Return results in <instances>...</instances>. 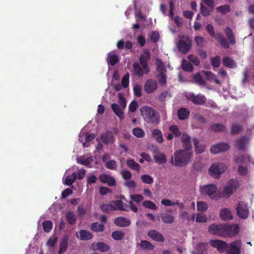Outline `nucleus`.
<instances>
[{
  "label": "nucleus",
  "instance_id": "f257e3e1",
  "mask_svg": "<svg viewBox=\"0 0 254 254\" xmlns=\"http://www.w3.org/2000/svg\"><path fill=\"white\" fill-rule=\"evenodd\" d=\"M193 156L192 149L183 148L176 151L172 156L170 162L177 167H183L189 164Z\"/></svg>",
  "mask_w": 254,
  "mask_h": 254
},
{
  "label": "nucleus",
  "instance_id": "f03ea898",
  "mask_svg": "<svg viewBox=\"0 0 254 254\" xmlns=\"http://www.w3.org/2000/svg\"><path fill=\"white\" fill-rule=\"evenodd\" d=\"M144 111L140 110L145 120L148 123L157 125L160 122V115L157 110L153 108L146 106L143 108Z\"/></svg>",
  "mask_w": 254,
  "mask_h": 254
},
{
  "label": "nucleus",
  "instance_id": "7ed1b4c3",
  "mask_svg": "<svg viewBox=\"0 0 254 254\" xmlns=\"http://www.w3.org/2000/svg\"><path fill=\"white\" fill-rule=\"evenodd\" d=\"M113 210L128 211L131 210L133 212L138 211V208L132 201H129L128 204L125 203L121 200H116L112 202Z\"/></svg>",
  "mask_w": 254,
  "mask_h": 254
},
{
  "label": "nucleus",
  "instance_id": "20e7f679",
  "mask_svg": "<svg viewBox=\"0 0 254 254\" xmlns=\"http://www.w3.org/2000/svg\"><path fill=\"white\" fill-rule=\"evenodd\" d=\"M228 224H212L208 227V232L213 235L228 237Z\"/></svg>",
  "mask_w": 254,
  "mask_h": 254
},
{
  "label": "nucleus",
  "instance_id": "39448f33",
  "mask_svg": "<svg viewBox=\"0 0 254 254\" xmlns=\"http://www.w3.org/2000/svg\"><path fill=\"white\" fill-rule=\"evenodd\" d=\"M192 46V39L188 35H183L177 44V48L180 52L183 54H187Z\"/></svg>",
  "mask_w": 254,
  "mask_h": 254
},
{
  "label": "nucleus",
  "instance_id": "423d86ee",
  "mask_svg": "<svg viewBox=\"0 0 254 254\" xmlns=\"http://www.w3.org/2000/svg\"><path fill=\"white\" fill-rule=\"evenodd\" d=\"M217 190V187L213 184L204 185L200 187V192L202 194L207 195L210 198L213 199H217L218 198Z\"/></svg>",
  "mask_w": 254,
  "mask_h": 254
},
{
  "label": "nucleus",
  "instance_id": "0eeeda50",
  "mask_svg": "<svg viewBox=\"0 0 254 254\" xmlns=\"http://www.w3.org/2000/svg\"><path fill=\"white\" fill-rule=\"evenodd\" d=\"M226 169L227 166L224 163H220L212 164L209 169V172L211 176L218 178Z\"/></svg>",
  "mask_w": 254,
  "mask_h": 254
},
{
  "label": "nucleus",
  "instance_id": "6e6552de",
  "mask_svg": "<svg viewBox=\"0 0 254 254\" xmlns=\"http://www.w3.org/2000/svg\"><path fill=\"white\" fill-rule=\"evenodd\" d=\"M239 183L237 180L231 179L228 181L223 190L225 196L229 197L233 193L234 190L239 187Z\"/></svg>",
  "mask_w": 254,
  "mask_h": 254
},
{
  "label": "nucleus",
  "instance_id": "1a4fd4ad",
  "mask_svg": "<svg viewBox=\"0 0 254 254\" xmlns=\"http://www.w3.org/2000/svg\"><path fill=\"white\" fill-rule=\"evenodd\" d=\"M239 183L237 180L231 179L228 181L223 190L225 196L229 197L233 193L234 190L239 187Z\"/></svg>",
  "mask_w": 254,
  "mask_h": 254
},
{
  "label": "nucleus",
  "instance_id": "9d476101",
  "mask_svg": "<svg viewBox=\"0 0 254 254\" xmlns=\"http://www.w3.org/2000/svg\"><path fill=\"white\" fill-rule=\"evenodd\" d=\"M239 183L237 180L231 179L228 181L223 190L225 196L229 197L233 193L234 190L239 187Z\"/></svg>",
  "mask_w": 254,
  "mask_h": 254
},
{
  "label": "nucleus",
  "instance_id": "9b49d317",
  "mask_svg": "<svg viewBox=\"0 0 254 254\" xmlns=\"http://www.w3.org/2000/svg\"><path fill=\"white\" fill-rule=\"evenodd\" d=\"M236 212L239 217L243 219H246L249 213L247 203L245 201L239 202L236 208Z\"/></svg>",
  "mask_w": 254,
  "mask_h": 254
},
{
  "label": "nucleus",
  "instance_id": "f8f14e48",
  "mask_svg": "<svg viewBox=\"0 0 254 254\" xmlns=\"http://www.w3.org/2000/svg\"><path fill=\"white\" fill-rule=\"evenodd\" d=\"M242 246V242L240 240H236L228 243L227 249V254H240L241 249Z\"/></svg>",
  "mask_w": 254,
  "mask_h": 254
},
{
  "label": "nucleus",
  "instance_id": "ddd939ff",
  "mask_svg": "<svg viewBox=\"0 0 254 254\" xmlns=\"http://www.w3.org/2000/svg\"><path fill=\"white\" fill-rule=\"evenodd\" d=\"M209 243L212 247L216 248L220 253L227 252L228 243L225 241L219 240H211Z\"/></svg>",
  "mask_w": 254,
  "mask_h": 254
},
{
  "label": "nucleus",
  "instance_id": "4468645a",
  "mask_svg": "<svg viewBox=\"0 0 254 254\" xmlns=\"http://www.w3.org/2000/svg\"><path fill=\"white\" fill-rule=\"evenodd\" d=\"M188 99L196 105H203L206 101V99L203 95L201 94L195 95L193 93L190 94L188 97Z\"/></svg>",
  "mask_w": 254,
  "mask_h": 254
},
{
  "label": "nucleus",
  "instance_id": "2eb2a0df",
  "mask_svg": "<svg viewBox=\"0 0 254 254\" xmlns=\"http://www.w3.org/2000/svg\"><path fill=\"white\" fill-rule=\"evenodd\" d=\"M150 59V55L149 51H144V54H141L139 58V62L144 70L145 74L149 72L150 69L148 67V61Z\"/></svg>",
  "mask_w": 254,
  "mask_h": 254
},
{
  "label": "nucleus",
  "instance_id": "dca6fc26",
  "mask_svg": "<svg viewBox=\"0 0 254 254\" xmlns=\"http://www.w3.org/2000/svg\"><path fill=\"white\" fill-rule=\"evenodd\" d=\"M158 88L157 81L153 79H147L144 85V91L148 94L155 92Z\"/></svg>",
  "mask_w": 254,
  "mask_h": 254
},
{
  "label": "nucleus",
  "instance_id": "f3484780",
  "mask_svg": "<svg viewBox=\"0 0 254 254\" xmlns=\"http://www.w3.org/2000/svg\"><path fill=\"white\" fill-rule=\"evenodd\" d=\"M230 149V145L227 143H219L212 145L210 148V152L213 154H217L225 152Z\"/></svg>",
  "mask_w": 254,
  "mask_h": 254
},
{
  "label": "nucleus",
  "instance_id": "a211bd4d",
  "mask_svg": "<svg viewBox=\"0 0 254 254\" xmlns=\"http://www.w3.org/2000/svg\"><path fill=\"white\" fill-rule=\"evenodd\" d=\"M147 236L153 241L157 242L162 243L165 240L163 236L155 230H149L147 233Z\"/></svg>",
  "mask_w": 254,
  "mask_h": 254
},
{
  "label": "nucleus",
  "instance_id": "6ab92c4d",
  "mask_svg": "<svg viewBox=\"0 0 254 254\" xmlns=\"http://www.w3.org/2000/svg\"><path fill=\"white\" fill-rule=\"evenodd\" d=\"M99 180L104 184H107L109 186L113 187L116 185L115 179L111 176L103 174L99 177Z\"/></svg>",
  "mask_w": 254,
  "mask_h": 254
},
{
  "label": "nucleus",
  "instance_id": "aec40b11",
  "mask_svg": "<svg viewBox=\"0 0 254 254\" xmlns=\"http://www.w3.org/2000/svg\"><path fill=\"white\" fill-rule=\"evenodd\" d=\"M100 139L105 144L113 143L114 141V136L111 131H108L101 134Z\"/></svg>",
  "mask_w": 254,
  "mask_h": 254
},
{
  "label": "nucleus",
  "instance_id": "412c9836",
  "mask_svg": "<svg viewBox=\"0 0 254 254\" xmlns=\"http://www.w3.org/2000/svg\"><path fill=\"white\" fill-rule=\"evenodd\" d=\"M114 223L116 225L126 227L129 226L131 224L130 220L125 217H118L115 219Z\"/></svg>",
  "mask_w": 254,
  "mask_h": 254
},
{
  "label": "nucleus",
  "instance_id": "4be33fe9",
  "mask_svg": "<svg viewBox=\"0 0 254 254\" xmlns=\"http://www.w3.org/2000/svg\"><path fill=\"white\" fill-rule=\"evenodd\" d=\"M92 247L94 250H97L102 253L107 252L110 249L109 245L101 242H99L95 244L93 243Z\"/></svg>",
  "mask_w": 254,
  "mask_h": 254
},
{
  "label": "nucleus",
  "instance_id": "5701e85b",
  "mask_svg": "<svg viewBox=\"0 0 254 254\" xmlns=\"http://www.w3.org/2000/svg\"><path fill=\"white\" fill-rule=\"evenodd\" d=\"M212 37L219 41L220 44L224 49H226L229 48L230 45L229 42L224 37H223V35L221 33H215L214 36H212Z\"/></svg>",
  "mask_w": 254,
  "mask_h": 254
},
{
  "label": "nucleus",
  "instance_id": "b1692460",
  "mask_svg": "<svg viewBox=\"0 0 254 254\" xmlns=\"http://www.w3.org/2000/svg\"><path fill=\"white\" fill-rule=\"evenodd\" d=\"M76 236L82 241L89 240L93 237V235L91 233L85 230H81L78 232H77Z\"/></svg>",
  "mask_w": 254,
  "mask_h": 254
},
{
  "label": "nucleus",
  "instance_id": "393cba45",
  "mask_svg": "<svg viewBox=\"0 0 254 254\" xmlns=\"http://www.w3.org/2000/svg\"><path fill=\"white\" fill-rule=\"evenodd\" d=\"M228 237H233L238 234L239 227L238 224H228Z\"/></svg>",
  "mask_w": 254,
  "mask_h": 254
},
{
  "label": "nucleus",
  "instance_id": "a878e982",
  "mask_svg": "<svg viewBox=\"0 0 254 254\" xmlns=\"http://www.w3.org/2000/svg\"><path fill=\"white\" fill-rule=\"evenodd\" d=\"M111 108L114 113L117 115L121 120L124 119V110L122 107H120L117 103H113L111 105Z\"/></svg>",
  "mask_w": 254,
  "mask_h": 254
},
{
  "label": "nucleus",
  "instance_id": "bb28decb",
  "mask_svg": "<svg viewBox=\"0 0 254 254\" xmlns=\"http://www.w3.org/2000/svg\"><path fill=\"white\" fill-rule=\"evenodd\" d=\"M247 138L246 136H242L236 141L235 147L239 150H244L247 147Z\"/></svg>",
  "mask_w": 254,
  "mask_h": 254
},
{
  "label": "nucleus",
  "instance_id": "cd10ccee",
  "mask_svg": "<svg viewBox=\"0 0 254 254\" xmlns=\"http://www.w3.org/2000/svg\"><path fill=\"white\" fill-rule=\"evenodd\" d=\"M93 161V157L90 156L87 158H85L84 155L80 156L77 158V163L84 165L87 167L90 168V164Z\"/></svg>",
  "mask_w": 254,
  "mask_h": 254
},
{
  "label": "nucleus",
  "instance_id": "c85d7f7f",
  "mask_svg": "<svg viewBox=\"0 0 254 254\" xmlns=\"http://www.w3.org/2000/svg\"><path fill=\"white\" fill-rule=\"evenodd\" d=\"M181 141L183 143V147L184 148L192 149V145L190 142V137L186 133L182 134Z\"/></svg>",
  "mask_w": 254,
  "mask_h": 254
},
{
  "label": "nucleus",
  "instance_id": "c756f323",
  "mask_svg": "<svg viewBox=\"0 0 254 254\" xmlns=\"http://www.w3.org/2000/svg\"><path fill=\"white\" fill-rule=\"evenodd\" d=\"M220 218L224 221H229L233 218L231 211L228 208H223L220 213Z\"/></svg>",
  "mask_w": 254,
  "mask_h": 254
},
{
  "label": "nucleus",
  "instance_id": "7c9ffc66",
  "mask_svg": "<svg viewBox=\"0 0 254 254\" xmlns=\"http://www.w3.org/2000/svg\"><path fill=\"white\" fill-rule=\"evenodd\" d=\"M157 153L154 155L153 158L156 163L159 164H163L166 162V156L161 153L158 149H156Z\"/></svg>",
  "mask_w": 254,
  "mask_h": 254
},
{
  "label": "nucleus",
  "instance_id": "2f4dec72",
  "mask_svg": "<svg viewBox=\"0 0 254 254\" xmlns=\"http://www.w3.org/2000/svg\"><path fill=\"white\" fill-rule=\"evenodd\" d=\"M162 221L165 224H172L175 221L174 217L167 213H162L160 214Z\"/></svg>",
  "mask_w": 254,
  "mask_h": 254
},
{
  "label": "nucleus",
  "instance_id": "473e14b6",
  "mask_svg": "<svg viewBox=\"0 0 254 254\" xmlns=\"http://www.w3.org/2000/svg\"><path fill=\"white\" fill-rule=\"evenodd\" d=\"M193 82L199 86H204L206 82L200 73L197 72L193 75Z\"/></svg>",
  "mask_w": 254,
  "mask_h": 254
},
{
  "label": "nucleus",
  "instance_id": "72a5a7b5",
  "mask_svg": "<svg viewBox=\"0 0 254 254\" xmlns=\"http://www.w3.org/2000/svg\"><path fill=\"white\" fill-rule=\"evenodd\" d=\"M225 34L229 40L230 43L232 45H234L236 43V40L234 36V32L231 28L229 27H226L225 29Z\"/></svg>",
  "mask_w": 254,
  "mask_h": 254
},
{
  "label": "nucleus",
  "instance_id": "f704fd0d",
  "mask_svg": "<svg viewBox=\"0 0 254 254\" xmlns=\"http://www.w3.org/2000/svg\"><path fill=\"white\" fill-rule=\"evenodd\" d=\"M68 238L66 235L64 236L62 239L60 245L59 254H62L66 251L68 246Z\"/></svg>",
  "mask_w": 254,
  "mask_h": 254
},
{
  "label": "nucleus",
  "instance_id": "c9c22d12",
  "mask_svg": "<svg viewBox=\"0 0 254 254\" xmlns=\"http://www.w3.org/2000/svg\"><path fill=\"white\" fill-rule=\"evenodd\" d=\"M190 114V111L186 108H182L180 109L178 111V118L180 120H185L188 119Z\"/></svg>",
  "mask_w": 254,
  "mask_h": 254
},
{
  "label": "nucleus",
  "instance_id": "e433bc0d",
  "mask_svg": "<svg viewBox=\"0 0 254 254\" xmlns=\"http://www.w3.org/2000/svg\"><path fill=\"white\" fill-rule=\"evenodd\" d=\"M152 135L157 142L161 143L164 141L163 134L160 129H153L152 131Z\"/></svg>",
  "mask_w": 254,
  "mask_h": 254
},
{
  "label": "nucleus",
  "instance_id": "4c0bfd02",
  "mask_svg": "<svg viewBox=\"0 0 254 254\" xmlns=\"http://www.w3.org/2000/svg\"><path fill=\"white\" fill-rule=\"evenodd\" d=\"M126 164L128 167L133 170L139 171L140 170V167L139 164L136 162L133 159L129 158L127 159Z\"/></svg>",
  "mask_w": 254,
  "mask_h": 254
},
{
  "label": "nucleus",
  "instance_id": "58836bf2",
  "mask_svg": "<svg viewBox=\"0 0 254 254\" xmlns=\"http://www.w3.org/2000/svg\"><path fill=\"white\" fill-rule=\"evenodd\" d=\"M65 220L69 224L72 225L76 222V216L73 211H68L66 213Z\"/></svg>",
  "mask_w": 254,
  "mask_h": 254
},
{
  "label": "nucleus",
  "instance_id": "ea45409f",
  "mask_svg": "<svg viewBox=\"0 0 254 254\" xmlns=\"http://www.w3.org/2000/svg\"><path fill=\"white\" fill-rule=\"evenodd\" d=\"M133 70L134 74L139 77H141L145 74L143 68H142L139 64L137 62L133 64Z\"/></svg>",
  "mask_w": 254,
  "mask_h": 254
},
{
  "label": "nucleus",
  "instance_id": "a19ab883",
  "mask_svg": "<svg viewBox=\"0 0 254 254\" xmlns=\"http://www.w3.org/2000/svg\"><path fill=\"white\" fill-rule=\"evenodd\" d=\"M222 64L225 66L230 68H233L236 66L234 61L229 57H226L223 59Z\"/></svg>",
  "mask_w": 254,
  "mask_h": 254
},
{
  "label": "nucleus",
  "instance_id": "79ce46f5",
  "mask_svg": "<svg viewBox=\"0 0 254 254\" xmlns=\"http://www.w3.org/2000/svg\"><path fill=\"white\" fill-rule=\"evenodd\" d=\"M203 73L208 80L214 79V82L218 85L221 84V82L216 76L215 75L210 71H204Z\"/></svg>",
  "mask_w": 254,
  "mask_h": 254
},
{
  "label": "nucleus",
  "instance_id": "37998d69",
  "mask_svg": "<svg viewBox=\"0 0 254 254\" xmlns=\"http://www.w3.org/2000/svg\"><path fill=\"white\" fill-rule=\"evenodd\" d=\"M210 129L214 132H219L225 131L226 127L225 125L222 124L215 123L211 126Z\"/></svg>",
  "mask_w": 254,
  "mask_h": 254
},
{
  "label": "nucleus",
  "instance_id": "c03bdc74",
  "mask_svg": "<svg viewBox=\"0 0 254 254\" xmlns=\"http://www.w3.org/2000/svg\"><path fill=\"white\" fill-rule=\"evenodd\" d=\"M193 144L195 146V152L196 154H201L205 150V146L203 145L199 144L198 139L196 138H193Z\"/></svg>",
  "mask_w": 254,
  "mask_h": 254
},
{
  "label": "nucleus",
  "instance_id": "a18cd8bd",
  "mask_svg": "<svg viewBox=\"0 0 254 254\" xmlns=\"http://www.w3.org/2000/svg\"><path fill=\"white\" fill-rule=\"evenodd\" d=\"M90 229L95 232H103L105 229V226L103 224H99L98 222H94L91 225Z\"/></svg>",
  "mask_w": 254,
  "mask_h": 254
},
{
  "label": "nucleus",
  "instance_id": "49530a36",
  "mask_svg": "<svg viewBox=\"0 0 254 254\" xmlns=\"http://www.w3.org/2000/svg\"><path fill=\"white\" fill-rule=\"evenodd\" d=\"M155 64L156 65V70L158 72H166L165 64L161 59L158 58L156 59Z\"/></svg>",
  "mask_w": 254,
  "mask_h": 254
},
{
  "label": "nucleus",
  "instance_id": "de8ad7c7",
  "mask_svg": "<svg viewBox=\"0 0 254 254\" xmlns=\"http://www.w3.org/2000/svg\"><path fill=\"white\" fill-rule=\"evenodd\" d=\"M182 68L185 71L191 72L193 69V66L191 63L186 60H183L182 62Z\"/></svg>",
  "mask_w": 254,
  "mask_h": 254
},
{
  "label": "nucleus",
  "instance_id": "09e8293b",
  "mask_svg": "<svg viewBox=\"0 0 254 254\" xmlns=\"http://www.w3.org/2000/svg\"><path fill=\"white\" fill-rule=\"evenodd\" d=\"M107 60L109 64L113 66L118 63L119 59L118 56L116 55L109 54Z\"/></svg>",
  "mask_w": 254,
  "mask_h": 254
},
{
  "label": "nucleus",
  "instance_id": "8fccbe9b",
  "mask_svg": "<svg viewBox=\"0 0 254 254\" xmlns=\"http://www.w3.org/2000/svg\"><path fill=\"white\" fill-rule=\"evenodd\" d=\"M208 248V244L207 243L200 242L196 244L195 249L200 253H203L207 251Z\"/></svg>",
  "mask_w": 254,
  "mask_h": 254
},
{
  "label": "nucleus",
  "instance_id": "3c124183",
  "mask_svg": "<svg viewBox=\"0 0 254 254\" xmlns=\"http://www.w3.org/2000/svg\"><path fill=\"white\" fill-rule=\"evenodd\" d=\"M217 12L221 13L223 15H225L230 11V6L228 4H224L216 8Z\"/></svg>",
  "mask_w": 254,
  "mask_h": 254
},
{
  "label": "nucleus",
  "instance_id": "603ef678",
  "mask_svg": "<svg viewBox=\"0 0 254 254\" xmlns=\"http://www.w3.org/2000/svg\"><path fill=\"white\" fill-rule=\"evenodd\" d=\"M76 179V174L75 172L72 173L71 175L66 176L64 181V184L66 185L70 186L72 185Z\"/></svg>",
  "mask_w": 254,
  "mask_h": 254
},
{
  "label": "nucleus",
  "instance_id": "864d4df0",
  "mask_svg": "<svg viewBox=\"0 0 254 254\" xmlns=\"http://www.w3.org/2000/svg\"><path fill=\"white\" fill-rule=\"evenodd\" d=\"M157 76V79L159 83L161 85H166L167 84V75L166 72H159Z\"/></svg>",
  "mask_w": 254,
  "mask_h": 254
},
{
  "label": "nucleus",
  "instance_id": "5fc2aeb1",
  "mask_svg": "<svg viewBox=\"0 0 254 254\" xmlns=\"http://www.w3.org/2000/svg\"><path fill=\"white\" fill-rule=\"evenodd\" d=\"M125 234L122 231H116L112 233V237L115 240H122L125 237Z\"/></svg>",
  "mask_w": 254,
  "mask_h": 254
},
{
  "label": "nucleus",
  "instance_id": "6e6d98bb",
  "mask_svg": "<svg viewBox=\"0 0 254 254\" xmlns=\"http://www.w3.org/2000/svg\"><path fill=\"white\" fill-rule=\"evenodd\" d=\"M140 246L143 249L149 250H152L154 248V246L150 242L146 240L141 241Z\"/></svg>",
  "mask_w": 254,
  "mask_h": 254
},
{
  "label": "nucleus",
  "instance_id": "4d7b16f0",
  "mask_svg": "<svg viewBox=\"0 0 254 254\" xmlns=\"http://www.w3.org/2000/svg\"><path fill=\"white\" fill-rule=\"evenodd\" d=\"M210 62L213 67H218L221 64V58L219 56L212 57L210 59Z\"/></svg>",
  "mask_w": 254,
  "mask_h": 254
},
{
  "label": "nucleus",
  "instance_id": "13d9d810",
  "mask_svg": "<svg viewBox=\"0 0 254 254\" xmlns=\"http://www.w3.org/2000/svg\"><path fill=\"white\" fill-rule=\"evenodd\" d=\"M142 205L146 208H149L153 210L157 209V206L155 204L150 200H145L142 203Z\"/></svg>",
  "mask_w": 254,
  "mask_h": 254
},
{
  "label": "nucleus",
  "instance_id": "bf43d9fd",
  "mask_svg": "<svg viewBox=\"0 0 254 254\" xmlns=\"http://www.w3.org/2000/svg\"><path fill=\"white\" fill-rule=\"evenodd\" d=\"M243 127L241 125L238 124H233L231 128V133L232 134H236L239 133Z\"/></svg>",
  "mask_w": 254,
  "mask_h": 254
},
{
  "label": "nucleus",
  "instance_id": "052dcab7",
  "mask_svg": "<svg viewBox=\"0 0 254 254\" xmlns=\"http://www.w3.org/2000/svg\"><path fill=\"white\" fill-rule=\"evenodd\" d=\"M43 227L45 232L48 233L51 231L53 227V223L51 221H44L43 222Z\"/></svg>",
  "mask_w": 254,
  "mask_h": 254
},
{
  "label": "nucleus",
  "instance_id": "680f3d73",
  "mask_svg": "<svg viewBox=\"0 0 254 254\" xmlns=\"http://www.w3.org/2000/svg\"><path fill=\"white\" fill-rule=\"evenodd\" d=\"M119 103L122 109H125L127 106V101L123 94L121 93L118 94Z\"/></svg>",
  "mask_w": 254,
  "mask_h": 254
},
{
  "label": "nucleus",
  "instance_id": "e2e57ef3",
  "mask_svg": "<svg viewBox=\"0 0 254 254\" xmlns=\"http://www.w3.org/2000/svg\"><path fill=\"white\" fill-rule=\"evenodd\" d=\"M133 134L137 137H143L145 135L144 130L139 127H135L132 130Z\"/></svg>",
  "mask_w": 254,
  "mask_h": 254
},
{
  "label": "nucleus",
  "instance_id": "0e129e2a",
  "mask_svg": "<svg viewBox=\"0 0 254 254\" xmlns=\"http://www.w3.org/2000/svg\"><path fill=\"white\" fill-rule=\"evenodd\" d=\"M130 197L132 200L135 202L137 204L140 203L144 198L143 195L140 194H131Z\"/></svg>",
  "mask_w": 254,
  "mask_h": 254
},
{
  "label": "nucleus",
  "instance_id": "69168bd1",
  "mask_svg": "<svg viewBox=\"0 0 254 254\" xmlns=\"http://www.w3.org/2000/svg\"><path fill=\"white\" fill-rule=\"evenodd\" d=\"M169 130L173 132L176 137H179L181 135V133L176 125H172L169 127Z\"/></svg>",
  "mask_w": 254,
  "mask_h": 254
},
{
  "label": "nucleus",
  "instance_id": "338daca9",
  "mask_svg": "<svg viewBox=\"0 0 254 254\" xmlns=\"http://www.w3.org/2000/svg\"><path fill=\"white\" fill-rule=\"evenodd\" d=\"M141 181L146 184H151L153 182V179L148 175H143L141 176Z\"/></svg>",
  "mask_w": 254,
  "mask_h": 254
},
{
  "label": "nucleus",
  "instance_id": "774afa93",
  "mask_svg": "<svg viewBox=\"0 0 254 254\" xmlns=\"http://www.w3.org/2000/svg\"><path fill=\"white\" fill-rule=\"evenodd\" d=\"M151 41L153 43H156L159 38V33L157 31H152L149 35Z\"/></svg>",
  "mask_w": 254,
  "mask_h": 254
}]
</instances>
